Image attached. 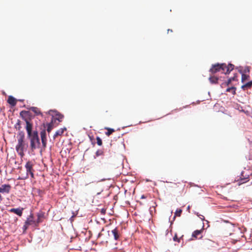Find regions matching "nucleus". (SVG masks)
<instances>
[{
  "label": "nucleus",
  "mask_w": 252,
  "mask_h": 252,
  "mask_svg": "<svg viewBox=\"0 0 252 252\" xmlns=\"http://www.w3.org/2000/svg\"><path fill=\"white\" fill-rule=\"evenodd\" d=\"M20 115L26 123V129L30 141V150L32 152H34L36 149L40 148V142L38 131L32 130L33 125L30 121L33 117L30 111L23 110L20 112Z\"/></svg>",
  "instance_id": "f257e3e1"
},
{
  "label": "nucleus",
  "mask_w": 252,
  "mask_h": 252,
  "mask_svg": "<svg viewBox=\"0 0 252 252\" xmlns=\"http://www.w3.org/2000/svg\"><path fill=\"white\" fill-rule=\"evenodd\" d=\"M25 133L23 131H21L18 134L17 136V144L15 147V149L18 154L23 158L25 156V151L28 148V144L25 140Z\"/></svg>",
  "instance_id": "f03ea898"
},
{
  "label": "nucleus",
  "mask_w": 252,
  "mask_h": 252,
  "mask_svg": "<svg viewBox=\"0 0 252 252\" xmlns=\"http://www.w3.org/2000/svg\"><path fill=\"white\" fill-rule=\"evenodd\" d=\"M234 65L231 63H229L228 65L223 63H216L212 65L211 68L210 69V72L212 73H216L218 72L221 71L222 73L225 74H229L231 71L234 69Z\"/></svg>",
  "instance_id": "7ed1b4c3"
},
{
  "label": "nucleus",
  "mask_w": 252,
  "mask_h": 252,
  "mask_svg": "<svg viewBox=\"0 0 252 252\" xmlns=\"http://www.w3.org/2000/svg\"><path fill=\"white\" fill-rule=\"evenodd\" d=\"M33 164L32 161H28V162H27V163L25 165V168L26 169V172H27L26 176L24 178H21V179H24L28 178L29 174L30 175L32 179H33L34 178V174H33V172L34 170L33 169Z\"/></svg>",
  "instance_id": "20e7f679"
},
{
  "label": "nucleus",
  "mask_w": 252,
  "mask_h": 252,
  "mask_svg": "<svg viewBox=\"0 0 252 252\" xmlns=\"http://www.w3.org/2000/svg\"><path fill=\"white\" fill-rule=\"evenodd\" d=\"M40 135L42 143V146L44 150L47 146V139L46 137V132L45 129L42 130L40 132Z\"/></svg>",
  "instance_id": "39448f33"
},
{
  "label": "nucleus",
  "mask_w": 252,
  "mask_h": 252,
  "mask_svg": "<svg viewBox=\"0 0 252 252\" xmlns=\"http://www.w3.org/2000/svg\"><path fill=\"white\" fill-rule=\"evenodd\" d=\"M11 186L9 184H2L0 186V193L8 194L10 193Z\"/></svg>",
  "instance_id": "423d86ee"
},
{
  "label": "nucleus",
  "mask_w": 252,
  "mask_h": 252,
  "mask_svg": "<svg viewBox=\"0 0 252 252\" xmlns=\"http://www.w3.org/2000/svg\"><path fill=\"white\" fill-rule=\"evenodd\" d=\"M112 235L115 240H118L121 236V233L118 227H115L111 231Z\"/></svg>",
  "instance_id": "0eeeda50"
},
{
  "label": "nucleus",
  "mask_w": 252,
  "mask_h": 252,
  "mask_svg": "<svg viewBox=\"0 0 252 252\" xmlns=\"http://www.w3.org/2000/svg\"><path fill=\"white\" fill-rule=\"evenodd\" d=\"M23 208H12L10 210H9V212L11 213H14L18 215L19 216H21L23 214Z\"/></svg>",
  "instance_id": "6e6552de"
},
{
  "label": "nucleus",
  "mask_w": 252,
  "mask_h": 252,
  "mask_svg": "<svg viewBox=\"0 0 252 252\" xmlns=\"http://www.w3.org/2000/svg\"><path fill=\"white\" fill-rule=\"evenodd\" d=\"M26 222V225H32L35 223V221L33 220V216L32 214H31L29 217L27 219Z\"/></svg>",
  "instance_id": "1a4fd4ad"
},
{
  "label": "nucleus",
  "mask_w": 252,
  "mask_h": 252,
  "mask_svg": "<svg viewBox=\"0 0 252 252\" xmlns=\"http://www.w3.org/2000/svg\"><path fill=\"white\" fill-rule=\"evenodd\" d=\"M66 130V128L65 127L61 128L58 130L53 136L54 139H55L58 136L62 135Z\"/></svg>",
  "instance_id": "9d476101"
},
{
  "label": "nucleus",
  "mask_w": 252,
  "mask_h": 252,
  "mask_svg": "<svg viewBox=\"0 0 252 252\" xmlns=\"http://www.w3.org/2000/svg\"><path fill=\"white\" fill-rule=\"evenodd\" d=\"M7 102L14 106L16 104V99L13 97L12 96H9L7 99Z\"/></svg>",
  "instance_id": "9b49d317"
},
{
  "label": "nucleus",
  "mask_w": 252,
  "mask_h": 252,
  "mask_svg": "<svg viewBox=\"0 0 252 252\" xmlns=\"http://www.w3.org/2000/svg\"><path fill=\"white\" fill-rule=\"evenodd\" d=\"M37 220L36 221V223H39L41 222V219L43 218L44 217V213L42 211H40L39 212H38L37 213Z\"/></svg>",
  "instance_id": "f8f14e48"
},
{
  "label": "nucleus",
  "mask_w": 252,
  "mask_h": 252,
  "mask_svg": "<svg viewBox=\"0 0 252 252\" xmlns=\"http://www.w3.org/2000/svg\"><path fill=\"white\" fill-rule=\"evenodd\" d=\"M203 231V228L201 230H195L192 234V237L196 239L197 238V236L201 234Z\"/></svg>",
  "instance_id": "ddd939ff"
},
{
  "label": "nucleus",
  "mask_w": 252,
  "mask_h": 252,
  "mask_svg": "<svg viewBox=\"0 0 252 252\" xmlns=\"http://www.w3.org/2000/svg\"><path fill=\"white\" fill-rule=\"evenodd\" d=\"M252 87V81L246 83L242 86V89L243 90H246L248 88H250Z\"/></svg>",
  "instance_id": "4468645a"
},
{
  "label": "nucleus",
  "mask_w": 252,
  "mask_h": 252,
  "mask_svg": "<svg viewBox=\"0 0 252 252\" xmlns=\"http://www.w3.org/2000/svg\"><path fill=\"white\" fill-rule=\"evenodd\" d=\"M63 117L64 116L63 115L60 113H58L56 114L55 119L59 122H62Z\"/></svg>",
  "instance_id": "2eb2a0df"
},
{
  "label": "nucleus",
  "mask_w": 252,
  "mask_h": 252,
  "mask_svg": "<svg viewBox=\"0 0 252 252\" xmlns=\"http://www.w3.org/2000/svg\"><path fill=\"white\" fill-rule=\"evenodd\" d=\"M30 110H32L33 112H34L36 115H40L41 114V113L40 110L35 107H32L30 108Z\"/></svg>",
  "instance_id": "dca6fc26"
},
{
  "label": "nucleus",
  "mask_w": 252,
  "mask_h": 252,
  "mask_svg": "<svg viewBox=\"0 0 252 252\" xmlns=\"http://www.w3.org/2000/svg\"><path fill=\"white\" fill-rule=\"evenodd\" d=\"M105 129L107 130V131L105 132V134L108 136H110L113 132L115 131L114 129L109 127H105Z\"/></svg>",
  "instance_id": "f3484780"
},
{
  "label": "nucleus",
  "mask_w": 252,
  "mask_h": 252,
  "mask_svg": "<svg viewBox=\"0 0 252 252\" xmlns=\"http://www.w3.org/2000/svg\"><path fill=\"white\" fill-rule=\"evenodd\" d=\"M209 80L212 84H216L218 83V78L215 76H212L209 78Z\"/></svg>",
  "instance_id": "a211bd4d"
},
{
  "label": "nucleus",
  "mask_w": 252,
  "mask_h": 252,
  "mask_svg": "<svg viewBox=\"0 0 252 252\" xmlns=\"http://www.w3.org/2000/svg\"><path fill=\"white\" fill-rule=\"evenodd\" d=\"M226 92H231L233 94H234L236 93V88L234 87L228 88L226 89Z\"/></svg>",
  "instance_id": "6ab92c4d"
},
{
  "label": "nucleus",
  "mask_w": 252,
  "mask_h": 252,
  "mask_svg": "<svg viewBox=\"0 0 252 252\" xmlns=\"http://www.w3.org/2000/svg\"><path fill=\"white\" fill-rule=\"evenodd\" d=\"M248 178L247 177V178H242V177H240V181L239 182V183H238V185H240L243 183H246L247 181H248L249 180H248Z\"/></svg>",
  "instance_id": "aec40b11"
},
{
  "label": "nucleus",
  "mask_w": 252,
  "mask_h": 252,
  "mask_svg": "<svg viewBox=\"0 0 252 252\" xmlns=\"http://www.w3.org/2000/svg\"><path fill=\"white\" fill-rule=\"evenodd\" d=\"M250 78V76L247 74L243 73L242 74V81L244 82L245 81L248 80Z\"/></svg>",
  "instance_id": "412c9836"
},
{
  "label": "nucleus",
  "mask_w": 252,
  "mask_h": 252,
  "mask_svg": "<svg viewBox=\"0 0 252 252\" xmlns=\"http://www.w3.org/2000/svg\"><path fill=\"white\" fill-rule=\"evenodd\" d=\"M53 128V126L52 123L48 124L47 125V131L48 133H50Z\"/></svg>",
  "instance_id": "4be33fe9"
},
{
  "label": "nucleus",
  "mask_w": 252,
  "mask_h": 252,
  "mask_svg": "<svg viewBox=\"0 0 252 252\" xmlns=\"http://www.w3.org/2000/svg\"><path fill=\"white\" fill-rule=\"evenodd\" d=\"M182 212V210L181 209H177L175 213V216L174 218H175L176 216L180 217Z\"/></svg>",
  "instance_id": "5701e85b"
},
{
  "label": "nucleus",
  "mask_w": 252,
  "mask_h": 252,
  "mask_svg": "<svg viewBox=\"0 0 252 252\" xmlns=\"http://www.w3.org/2000/svg\"><path fill=\"white\" fill-rule=\"evenodd\" d=\"M15 127L16 129L20 130L21 128V121L20 120H18L17 123L15 125Z\"/></svg>",
  "instance_id": "b1692460"
},
{
  "label": "nucleus",
  "mask_w": 252,
  "mask_h": 252,
  "mask_svg": "<svg viewBox=\"0 0 252 252\" xmlns=\"http://www.w3.org/2000/svg\"><path fill=\"white\" fill-rule=\"evenodd\" d=\"M96 139L97 141V145L99 146H101L102 144V142L101 138L99 137H97Z\"/></svg>",
  "instance_id": "393cba45"
},
{
  "label": "nucleus",
  "mask_w": 252,
  "mask_h": 252,
  "mask_svg": "<svg viewBox=\"0 0 252 252\" xmlns=\"http://www.w3.org/2000/svg\"><path fill=\"white\" fill-rule=\"evenodd\" d=\"M103 154V151H102L101 150H97L95 153L96 156H97V157L101 156Z\"/></svg>",
  "instance_id": "a878e982"
},
{
  "label": "nucleus",
  "mask_w": 252,
  "mask_h": 252,
  "mask_svg": "<svg viewBox=\"0 0 252 252\" xmlns=\"http://www.w3.org/2000/svg\"><path fill=\"white\" fill-rule=\"evenodd\" d=\"M173 239L175 242H178V243H180V239L178 238L177 234H175Z\"/></svg>",
  "instance_id": "bb28decb"
},
{
  "label": "nucleus",
  "mask_w": 252,
  "mask_h": 252,
  "mask_svg": "<svg viewBox=\"0 0 252 252\" xmlns=\"http://www.w3.org/2000/svg\"><path fill=\"white\" fill-rule=\"evenodd\" d=\"M234 80H235V77H234L229 78L227 82L226 83V85H228L232 81H233Z\"/></svg>",
  "instance_id": "cd10ccee"
},
{
  "label": "nucleus",
  "mask_w": 252,
  "mask_h": 252,
  "mask_svg": "<svg viewBox=\"0 0 252 252\" xmlns=\"http://www.w3.org/2000/svg\"><path fill=\"white\" fill-rule=\"evenodd\" d=\"M195 214H196L198 217H199V216H201V217H200V218L202 220H204L205 218H204V217L203 216H202V215H199V213H198V212H197V213H195Z\"/></svg>",
  "instance_id": "c85d7f7f"
},
{
  "label": "nucleus",
  "mask_w": 252,
  "mask_h": 252,
  "mask_svg": "<svg viewBox=\"0 0 252 252\" xmlns=\"http://www.w3.org/2000/svg\"><path fill=\"white\" fill-rule=\"evenodd\" d=\"M30 225H26V222H25V224L24 225V229L26 230L27 229V228H28V227Z\"/></svg>",
  "instance_id": "c756f323"
},
{
  "label": "nucleus",
  "mask_w": 252,
  "mask_h": 252,
  "mask_svg": "<svg viewBox=\"0 0 252 252\" xmlns=\"http://www.w3.org/2000/svg\"><path fill=\"white\" fill-rule=\"evenodd\" d=\"M0 200H1L2 201L3 200V197L2 196H1V194L0 193Z\"/></svg>",
  "instance_id": "7c9ffc66"
},
{
  "label": "nucleus",
  "mask_w": 252,
  "mask_h": 252,
  "mask_svg": "<svg viewBox=\"0 0 252 252\" xmlns=\"http://www.w3.org/2000/svg\"><path fill=\"white\" fill-rule=\"evenodd\" d=\"M169 32H172V30H170V29H168L167 30V32L169 33Z\"/></svg>",
  "instance_id": "2f4dec72"
},
{
  "label": "nucleus",
  "mask_w": 252,
  "mask_h": 252,
  "mask_svg": "<svg viewBox=\"0 0 252 252\" xmlns=\"http://www.w3.org/2000/svg\"><path fill=\"white\" fill-rule=\"evenodd\" d=\"M251 159H252V154H251Z\"/></svg>",
  "instance_id": "473e14b6"
},
{
  "label": "nucleus",
  "mask_w": 252,
  "mask_h": 252,
  "mask_svg": "<svg viewBox=\"0 0 252 252\" xmlns=\"http://www.w3.org/2000/svg\"><path fill=\"white\" fill-rule=\"evenodd\" d=\"M1 201H2V200H0V203Z\"/></svg>",
  "instance_id": "72a5a7b5"
}]
</instances>
